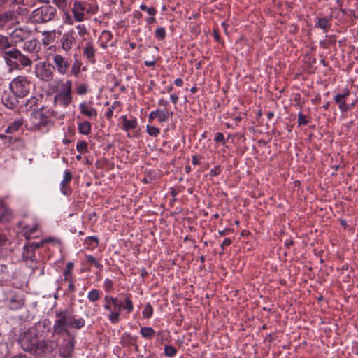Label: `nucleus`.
Wrapping results in <instances>:
<instances>
[{
    "label": "nucleus",
    "instance_id": "obj_9",
    "mask_svg": "<svg viewBox=\"0 0 358 358\" xmlns=\"http://www.w3.org/2000/svg\"><path fill=\"white\" fill-rule=\"evenodd\" d=\"M36 76L41 80L50 81L53 78L54 73L49 64L43 62L36 65Z\"/></svg>",
    "mask_w": 358,
    "mask_h": 358
},
{
    "label": "nucleus",
    "instance_id": "obj_39",
    "mask_svg": "<svg viewBox=\"0 0 358 358\" xmlns=\"http://www.w3.org/2000/svg\"><path fill=\"white\" fill-rule=\"evenodd\" d=\"M109 312L108 320L111 323L117 324L120 320V312L113 309Z\"/></svg>",
    "mask_w": 358,
    "mask_h": 358
},
{
    "label": "nucleus",
    "instance_id": "obj_2",
    "mask_svg": "<svg viewBox=\"0 0 358 358\" xmlns=\"http://www.w3.org/2000/svg\"><path fill=\"white\" fill-rule=\"evenodd\" d=\"M56 320L53 324V332L57 335L69 334V329L74 328L80 329L85 325L83 318H76L73 312L68 308L55 311Z\"/></svg>",
    "mask_w": 358,
    "mask_h": 358
},
{
    "label": "nucleus",
    "instance_id": "obj_7",
    "mask_svg": "<svg viewBox=\"0 0 358 358\" xmlns=\"http://www.w3.org/2000/svg\"><path fill=\"white\" fill-rule=\"evenodd\" d=\"M40 50V43L36 38L25 41L22 46V50L29 54V57H31L32 62L39 59L38 53Z\"/></svg>",
    "mask_w": 358,
    "mask_h": 358
},
{
    "label": "nucleus",
    "instance_id": "obj_45",
    "mask_svg": "<svg viewBox=\"0 0 358 358\" xmlns=\"http://www.w3.org/2000/svg\"><path fill=\"white\" fill-rule=\"evenodd\" d=\"M147 133L151 136H157L159 134V129L154 126L148 125L146 127Z\"/></svg>",
    "mask_w": 358,
    "mask_h": 358
},
{
    "label": "nucleus",
    "instance_id": "obj_27",
    "mask_svg": "<svg viewBox=\"0 0 358 358\" xmlns=\"http://www.w3.org/2000/svg\"><path fill=\"white\" fill-rule=\"evenodd\" d=\"M132 296L131 294H127L124 297V305L122 309L125 310L127 313H130L134 310V305L132 303Z\"/></svg>",
    "mask_w": 358,
    "mask_h": 358
},
{
    "label": "nucleus",
    "instance_id": "obj_34",
    "mask_svg": "<svg viewBox=\"0 0 358 358\" xmlns=\"http://www.w3.org/2000/svg\"><path fill=\"white\" fill-rule=\"evenodd\" d=\"M85 243L87 245L88 247L95 248L99 245V241L96 236H89L85 238Z\"/></svg>",
    "mask_w": 358,
    "mask_h": 358
},
{
    "label": "nucleus",
    "instance_id": "obj_54",
    "mask_svg": "<svg viewBox=\"0 0 358 358\" xmlns=\"http://www.w3.org/2000/svg\"><path fill=\"white\" fill-rule=\"evenodd\" d=\"M74 8L78 11H83L85 10V3L81 1H75L74 2Z\"/></svg>",
    "mask_w": 358,
    "mask_h": 358
},
{
    "label": "nucleus",
    "instance_id": "obj_16",
    "mask_svg": "<svg viewBox=\"0 0 358 358\" xmlns=\"http://www.w3.org/2000/svg\"><path fill=\"white\" fill-rule=\"evenodd\" d=\"M350 95V91L348 89L344 90L342 94H337L334 96V101L338 105L339 109L342 112H347L349 110V106L346 103V98Z\"/></svg>",
    "mask_w": 358,
    "mask_h": 358
},
{
    "label": "nucleus",
    "instance_id": "obj_33",
    "mask_svg": "<svg viewBox=\"0 0 358 358\" xmlns=\"http://www.w3.org/2000/svg\"><path fill=\"white\" fill-rule=\"evenodd\" d=\"M53 241H54L53 238H48L43 239L39 242H29L27 244L29 245V246H31V248H32V249L36 250V249L43 246L45 243H50V242H52Z\"/></svg>",
    "mask_w": 358,
    "mask_h": 358
},
{
    "label": "nucleus",
    "instance_id": "obj_29",
    "mask_svg": "<svg viewBox=\"0 0 358 358\" xmlns=\"http://www.w3.org/2000/svg\"><path fill=\"white\" fill-rule=\"evenodd\" d=\"M13 44L8 40L7 36L0 34V51L2 53L9 48H11Z\"/></svg>",
    "mask_w": 358,
    "mask_h": 358
},
{
    "label": "nucleus",
    "instance_id": "obj_11",
    "mask_svg": "<svg viewBox=\"0 0 358 358\" xmlns=\"http://www.w3.org/2000/svg\"><path fill=\"white\" fill-rule=\"evenodd\" d=\"M52 61L55 64L53 67L57 72L62 75L66 74L70 67V63L67 58L59 54H55L52 57Z\"/></svg>",
    "mask_w": 358,
    "mask_h": 358
},
{
    "label": "nucleus",
    "instance_id": "obj_49",
    "mask_svg": "<svg viewBox=\"0 0 358 358\" xmlns=\"http://www.w3.org/2000/svg\"><path fill=\"white\" fill-rule=\"evenodd\" d=\"M73 17L78 22H82L84 20V13L83 11H78L76 9H73Z\"/></svg>",
    "mask_w": 358,
    "mask_h": 358
},
{
    "label": "nucleus",
    "instance_id": "obj_51",
    "mask_svg": "<svg viewBox=\"0 0 358 358\" xmlns=\"http://www.w3.org/2000/svg\"><path fill=\"white\" fill-rule=\"evenodd\" d=\"M74 264L73 262H68L66 268L64 271L63 275H72V271L73 269Z\"/></svg>",
    "mask_w": 358,
    "mask_h": 358
},
{
    "label": "nucleus",
    "instance_id": "obj_64",
    "mask_svg": "<svg viewBox=\"0 0 358 358\" xmlns=\"http://www.w3.org/2000/svg\"><path fill=\"white\" fill-rule=\"evenodd\" d=\"M170 99L173 103L176 104L178 101V96L176 94H171Z\"/></svg>",
    "mask_w": 358,
    "mask_h": 358
},
{
    "label": "nucleus",
    "instance_id": "obj_28",
    "mask_svg": "<svg viewBox=\"0 0 358 358\" xmlns=\"http://www.w3.org/2000/svg\"><path fill=\"white\" fill-rule=\"evenodd\" d=\"M43 35L44 37L42 39V43L47 46L52 43L55 38V31H44L43 33Z\"/></svg>",
    "mask_w": 358,
    "mask_h": 358
},
{
    "label": "nucleus",
    "instance_id": "obj_24",
    "mask_svg": "<svg viewBox=\"0 0 358 358\" xmlns=\"http://www.w3.org/2000/svg\"><path fill=\"white\" fill-rule=\"evenodd\" d=\"M83 65L82 62L78 59L77 55L74 56V60L71 69V75L78 77Z\"/></svg>",
    "mask_w": 358,
    "mask_h": 358
},
{
    "label": "nucleus",
    "instance_id": "obj_40",
    "mask_svg": "<svg viewBox=\"0 0 358 358\" xmlns=\"http://www.w3.org/2000/svg\"><path fill=\"white\" fill-rule=\"evenodd\" d=\"M76 150L80 153H86L88 152L87 143L85 141H79L76 145Z\"/></svg>",
    "mask_w": 358,
    "mask_h": 358
},
{
    "label": "nucleus",
    "instance_id": "obj_31",
    "mask_svg": "<svg viewBox=\"0 0 358 358\" xmlns=\"http://www.w3.org/2000/svg\"><path fill=\"white\" fill-rule=\"evenodd\" d=\"M22 124L23 121L22 120H16L9 124V126L7 127L6 130V132L13 133L17 131L19 128L22 125Z\"/></svg>",
    "mask_w": 358,
    "mask_h": 358
},
{
    "label": "nucleus",
    "instance_id": "obj_14",
    "mask_svg": "<svg viewBox=\"0 0 358 358\" xmlns=\"http://www.w3.org/2000/svg\"><path fill=\"white\" fill-rule=\"evenodd\" d=\"M75 345L74 338L64 340L59 348V355L64 357L69 358L71 357Z\"/></svg>",
    "mask_w": 358,
    "mask_h": 358
},
{
    "label": "nucleus",
    "instance_id": "obj_20",
    "mask_svg": "<svg viewBox=\"0 0 358 358\" xmlns=\"http://www.w3.org/2000/svg\"><path fill=\"white\" fill-rule=\"evenodd\" d=\"M95 48L92 42H87L83 48V55L91 62L94 63Z\"/></svg>",
    "mask_w": 358,
    "mask_h": 358
},
{
    "label": "nucleus",
    "instance_id": "obj_21",
    "mask_svg": "<svg viewBox=\"0 0 358 358\" xmlns=\"http://www.w3.org/2000/svg\"><path fill=\"white\" fill-rule=\"evenodd\" d=\"M121 120L122 128L125 131L134 129L138 125L136 118L127 119L126 115H123L121 117Z\"/></svg>",
    "mask_w": 358,
    "mask_h": 358
},
{
    "label": "nucleus",
    "instance_id": "obj_4",
    "mask_svg": "<svg viewBox=\"0 0 358 358\" xmlns=\"http://www.w3.org/2000/svg\"><path fill=\"white\" fill-rule=\"evenodd\" d=\"M72 83L67 80L62 85V90H59L54 97V103L62 107L66 108L72 102Z\"/></svg>",
    "mask_w": 358,
    "mask_h": 358
},
{
    "label": "nucleus",
    "instance_id": "obj_12",
    "mask_svg": "<svg viewBox=\"0 0 358 358\" xmlns=\"http://www.w3.org/2000/svg\"><path fill=\"white\" fill-rule=\"evenodd\" d=\"M61 48L68 52L72 47L76 44L75 34L73 30L64 33L59 40Z\"/></svg>",
    "mask_w": 358,
    "mask_h": 358
},
{
    "label": "nucleus",
    "instance_id": "obj_10",
    "mask_svg": "<svg viewBox=\"0 0 358 358\" xmlns=\"http://www.w3.org/2000/svg\"><path fill=\"white\" fill-rule=\"evenodd\" d=\"M20 5L14 6L13 9L6 11L10 17V22L13 24H19L20 22V17L27 16L29 13L28 8Z\"/></svg>",
    "mask_w": 358,
    "mask_h": 358
},
{
    "label": "nucleus",
    "instance_id": "obj_23",
    "mask_svg": "<svg viewBox=\"0 0 358 358\" xmlns=\"http://www.w3.org/2000/svg\"><path fill=\"white\" fill-rule=\"evenodd\" d=\"M315 27L327 32L331 27L330 20L325 17L318 18Z\"/></svg>",
    "mask_w": 358,
    "mask_h": 358
},
{
    "label": "nucleus",
    "instance_id": "obj_61",
    "mask_svg": "<svg viewBox=\"0 0 358 358\" xmlns=\"http://www.w3.org/2000/svg\"><path fill=\"white\" fill-rule=\"evenodd\" d=\"M202 157L201 156L199 157H197L196 155H194L192 157V163L194 164V165H198L200 164V162H199V159H201Z\"/></svg>",
    "mask_w": 358,
    "mask_h": 358
},
{
    "label": "nucleus",
    "instance_id": "obj_30",
    "mask_svg": "<svg viewBox=\"0 0 358 358\" xmlns=\"http://www.w3.org/2000/svg\"><path fill=\"white\" fill-rule=\"evenodd\" d=\"M141 336L147 339H151L155 334V331L152 327H141Z\"/></svg>",
    "mask_w": 358,
    "mask_h": 358
},
{
    "label": "nucleus",
    "instance_id": "obj_63",
    "mask_svg": "<svg viewBox=\"0 0 358 358\" xmlns=\"http://www.w3.org/2000/svg\"><path fill=\"white\" fill-rule=\"evenodd\" d=\"M68 290H69V292H73L75 291V286L73 285L72 280H69Z\"/></svg>",
    "mask_w": 358,
    "mask_h": 358
},
{
    "label": "nucleus",
    "instance_id": "obj_18",
    "mask_svg": "<svg viewBox=\"0 0 358 358\" xmlns=\"http://www.w3.org/2000/svg\"><path fill=\"white\" fill-rule=\"evenodd\" d=\"M12 210L3 201H0V222H7L12 219Z\"/></svg>",
    "mask_w": 358,
    "mask_h": 358
},
{
    "label": "nucleus",
    "instance_id": "obj_36",
    "mask_svg": "<svg viewBox=\"0 0 358 358\" xmlns=\"http://www.w3.org/2000/svg\"><path fill=\"white\" fill-rule=\"evenodd\" d=\"M10 22V19L6 11L0 14V29H3L6 25Z\"/></svg>",
    "mask_w": 358,
    "mask_h": 358
},
{
    "label": "nucleus",
    "instance_id": "obj_17",
    "mask_svg": "<svg viewBox=\"0 0 358 358\" xmlns=\"http://www.w3.org/2000/svg\"><path fill=\"white\" fill-rule=\"evenodd\" d=\"M8 308L15 310L20 309L24 304V300L17 294H13L6 299Z\"/></svg>",
    "mask_w": 358,
    "mask_h": 358
},
{
    "label": "nucleus",
    "instance_id": "obj_13",
    "mask_svg": "<svg viewBox=\"0 0 358 358\" xmlns=\"http://www.w3.org/2000/svg\"><path fill=\"white\" fill-rule=\"evenodd\" d=\"M15 93L10 92H4L1 96V101L8 108L13 109L18 104V98Z\"/></svg>",
    "mask_w": 358,
    "mask_h": 358
},
{
    "label": "nucleus",
    "instance_id": "obj_42",
    "mask_svg": "<svg viewBox=\"0 0 358 358\" xmlns=\"http://www.w3.org/2000/svg\"><path fill=\"white\" fill-rule=\"evenodd\" d=\"M143 316L145 318H150L153 314V308L150 303L145 306L144 309L142 312Z\"/></svg>",
    "mask_w": 358,
    "mask_h": 358
},
{
    "label": "nucleus",
    "instance_id": "obj_3",
    "mask_svg": "<svg viewBox=\"0 0 358 358\" xmlns=\"http://www.w3.org/2000/svg\"><path fill=\"white\" fill-rule=\"evenodd\" d=\"M3 58L11 71L20 70L22 68L30 67L32 65L31 57L15 48L4 51Z\"/></svg>",
    "mask_w": 358,
    "mask_h": 358
},
{
    "label": "nucleus",
    "instance_id": "obj_59",
    "mask_svg": "<svg viewBox=\"0 0 358 358\" xmlns=\"http://www.w3.org/2000/svg\"><path fill=\"white\" fill-rule=\"evenodd\" d=\"M231 240L229 238H226L223 241L222 243L221 244V248L222 249V251H224V248L225 246H228V245H231Z\"/></svg>",
    "mask_w": 358,
    "mask_h": 358
},
{
    "label": "nucleus",
    "instance_id": "obj_15",
    "mask_svg": "<svg viewBox=\"0 0 358 358\" xmlns=\"http://www.w3.org/2000/svg\"><path fill=\"white\" fill-rule=\"evenodd\" d=\"M72 180L71 171L69 169H66L64 172V178L60 182V190L62 193L66 196H69L71 194V189L69 187V183Z\"/></svg>",
    "mask_w": 358,
    "mask_h": 358
},
{
    "label": "nucleus",
    "instance_id": "obj_43",
    "mask_svg": "<svg viewBox=\"0 0 358 358\" xmlns=\"http://www.w3.org/2000/svg\"><path fill=\"white\" fill-rule=\"evenodd\" d=\"M154 34L157 39L164 40L166 37V30L164 27H158Z\"/></svg>",
    "mask_w": 358,
    "mask_h": 358
},
{
    "label": "nucleus",
    "instance_id": "obj_5",
    "mask_svg": "<svg viewBox=\"0 0 358 358\" xmlns=\"http://www.w3.org/2000/svg\"><path fill=\"white\" fill-rule=\"evenodd\" d=\"M10 90L19 97H24L30 90V83L25 76H19L10 83Z\"/></svg>",
    "mask_w": 358,
    "mask_h": 358
},
{
    "label": "nucleus",
    "instance_id": "obj_53",
    "mask_svg": "<svg viewBox=\"0 0 358 358\" xmlns=\"http://www.w3.org/2000/svg\"><path fill=\"white\" fill-rule=\"evenodd\" d=\"M215 141L217 143H222L223 145H224V135L221 132H217L215 134Z\"/></svg>",
    "mask_w": 358,
    "mask_h": 358
},
{
    "label": "nucleus",
    "instance_id": "obj_58",
    "mask_svg": "<svg viewBox=\"0 0 358 358\" xmlns=\"http://www.w3.org/2000/svg\"><path fill=\"white\" fill-rule=\"evenodd\" d=\"M220 173V166H216L214 169H211L210 171V176H215Z\"/></svg>",
    "mask_w": 358,
    "mask_h": 358
},
{
    "label": "nucleus",
    "instance_id": "obj_62",
    "mask_svg": "<svg viewBox=\"0 0 358 358\" xmlns=\"http://www.w3.org/2000/svg\"><path fill=\"white\" fill-rule=\"evenodd\" d=\"M113 115V109L112 108H109L108 111L106 113V117L108 120H110Z\"/></svg>",
    "mask_w": 358,
    "mask_h": 358
},
{
    "label": "nucleus",
    "instance_id": "obj_19",
    "mask_svg": "<svg viewBox=\"0 0 358 358\" xmlns=\"http://www.w3.org/2000/svg\"><path fill=\"white\" fill-rule=\"evenodd\" d=\"M79 108L80 113L86 117H96L97 115L96 110L94 108L90 106L86 102H82L80 103Z\"/></svg>",
    "mask_w": 358,
    "mask_h": 358
},
{
    "label": "nucleus",
    "instance_id": "obj_22",
    "mask_svg": "<svg viewBox=\"0 0 358 358\" xmlns=\"http://www.w3.org/2000/svg\"><path fill=\"white\" fill-rule=\"evenodd\" d=\"M22 258L24 261L31 260V262H36L35 256V250L26 244L23 248Z\"/></svg>",
    "mask_w": 358,
    "mask_h": 358
},
{
    "label": "nucleus",
    "instance_id": "obj_44",
    "mask_svg": "<svg viewBox=\"0 0 358 358\" xmlns=\"http://www.w3.org/2000/svg\"><path fill=\"white\" fill-rule=\"evenodd\" d=\"M85 257H86V259L88 262L93 264L97 268H99V269L102 268V267H103L102 264L99 262H98L96 259V258L94 257L92 255H86Z\"/></svg>",
    "mask_w": 358,
    "mask_h": 358
},
{
    "label": "nucleus",
    "instance_id": "obj_6",
    "mask_svg": "<svg viewBox=\"0 0 358 358\" xmlns=\"http://www.w3.org/2000/svg\"><path fill=\"white\" fill-rule=\"evenodd\" d=\"M55 14V7L45 5L34 10L32 13V18L35 22L45 23L52 20Z\"/></svg>",
    "mask_w": 358,
    "mask_h": 358
},
{
    "label": "nucleus",
    "instance_id": "obj_41",
    "mask_svg": "<svg viewBox=\"0 0 358 358\" xmlns=\"http://www.w3.org/2000/svg\"><path fill=\"white\" fill-rule=\"evenodd\" d=\"M88 299L92 302H95L100 298V293L98 289L91 290L87 295Z\"/></svg>",
    "mask_w": 358,
    "mask_h": 358
},
{
    "label": "nucleus",
    "instance_id": "obj_32",
    "mask_svg": "<svg viewBox=\"0 0 358 358\" xmlns=\"http://www.w3.org/2000/svg\"><path fill=\"white\" fill-rule=\"evenodd\" d=\"M157 118L160 122H165L168 120L169 117L173 115V112L169 113L167 111L157 110Z\"/></svg>",
    "mask_w": 358,
    "mask_h": 358
},
{
    "label": "nucleus",
    "instance_id": "obj_26",
    "mask_svg": "<svg viewBox=\"0 0 358 358\" xmlns=\"http://www.w3.org/2000/svg\"><path fill=\"white\" fill-rule=\"evenodd\" d=\"M38 229V225L37 224H34L33 226H26L24 228V236L27 239H30L34 238L33 236L35 232L37 231Z\"/></svg>",
    "mask_w": 358,
    "mask_h": 358
},
{
    "label": "nucleus",
    "instance_id": "obj_50",
    "mask_svg": "<svg viewBox=\"0 0 358 358\" xmlns=\"http://www.w3.org/2000/svg\"><path fill=\"white\" fill-rule=\"evenodd\" d=\"M140 8L142 10L146 11L149 15L155 16L157 13V10L155 8H148L145 4H141Z\"/></svg>",
    "mask_w": 358,
    "mask_h": 358
},
{
    "label": "nucleus",
    "instance_id": "obj_48",
    "mask_svg": "<svg viewBox=\"0 0 358 358\" xmlns=\"http://www.w3.org/2000/svg\"><path fill=\"white\" fill-rule=\"evenodd\" d=\"M113 296H109V295H106L104 297L103 301H104L105 303L103 305V308H104L105 310H106L108 311H111V310L113 309L112 306H111V304H112L111 301L109 299H113Z\"/></svg>",
    "mask_w": 358,
    "mask_h": 358
},
{
    "label": "nucleus",
    "instance_id": "obj_8",
    "mask_svg": "<svg viewBox=\"0 0 358 358\" xmlns=\"http://www.w3.org/2000/svg\"><path fill=\"white\" fill-rule=\"evenodd\" d=\"M31 35V31L26 28H16L12 32L10 33L11 38V43L13 45L19 43H22L27 40Z\"/></svg>",
    "mask_w": 358,
    "mask_h": 358
},
{
    "label": "nucleus",
    "instance_id": "obj_56",
    "mask_svg": "<svg viewBox=\"0 0 358 358\" xmlns=\"http://www.w3.org/2000/svg\"><path fill=\"white\" fill-rule=\"evenodd\" d=\"M38 99L36 97H31L28 99L26 103V106L31 108L37 104Z\"/></svg>",
    "mask_w": 358,
    "mask_h": 358
},
{
    "label": "nucleus",
    "instance_id": "obj_37",
    "mask_svg": "<svg viewBox=\"0 0 358 358\" xmlns=\"http://www.w3.org/2000/svg\"><path fill=\"white\" fill-rule=\"evenodd\" d=\"M177 354V349L172 345L164 346V355L167 357H173Z\"/></svg>",
    "mask_w": 358,
    "mask_h": 358
},
{
    "label": "nucleus",
    "instance_id": "obj_47",
    "mask_svg": "<svg viewBox=\"0 0 358 358\" xmlns=\"http://www.w3.org/2000/svg\"><path fill=\"white\" fill-rule=\"evenodd\" d=\"M103 287L106 292H110L113 290V282L112 280L107 278L104 281Z\"/></svg>",
    "mask_w": 358,
    "mask_h": 358
},
{
    "label": "nucleus",
    "instance_id": "obj_52",
    "mask_svg": "<svg viewBox=\"0 0 358 358\" xmlns=\"http://www.w3.org/2000/svg\"><path fill=\"white\" fill-rule=\"evenodd\" d=\"M308 123V121L306 120V117L305 115L302 113H299L298 115V124L299 126L306 125Z\"/></svg>",
    "mask_w": 358,
    "mask_h": 358
},
{
    "label": "nucleus",
    "instance_id": "obj_1",
    "mask_svg": "<svg viewBox=\"0 0 358 358\" xmlns=\"http://www.w3.org/2000/svg\"><path fill=\"white\" fill-rule=\"evenodd\" d=\"M48 327L45 322H38L34 327L24 331L19 338L21 348L36 357L49 356L58 346L54 340L41 339Z\"/></svg>",
    "mask_w": 358,
    "mask_h": 358
},
{
    "label": "nucleus",
    "instance_id": "obj_55",
    "mask_svg": "<svg viewBox=\"0 0 358 358\" xmlns=\"http://www.w3.org/2000/svg\"><path fill=\"white\" fill-rule=\"evenodd\" d=\"M76 29H78V34L80 36H84L85 34H86L87 33V28L85 27V26L84 24H79V25L76 26Z\"/></svg>",
    "mask_w": 358,
    "mask_h": 358
},
{
    "label": "nucleus",
    "instance_id": "obj_35",
    "mask_svg": "<svg viewBox=\"0 0 358 358\" xmlns=\"http://www.w3.org/2000/svg\"><path fill=\"white\" fill-rule=\"evenodd\" d=\"M9 278V270L6 265L0 264V281H4Z\"/></svg>",
    "mask_w": 358,
    "mask_h": 358
},
{
    "label": "nucleus",
    "instance_id": "obj_25",
    "mask_svg": "<svg viewBox=\"0 0 358 358\" xmlns=\"http://www.w3.org/2000/svg\"><path fill=\"white\" fill-rule=\"evenodd\" d=\"M78 130L80 134L88 135L91 132V124L88 121H84L78 124Z\"/></svg>",
    "mask_w": 358,
    "mask_h": 358
},
{
    "label": "nucleus",
    "instance_id": "obj_38",
    "mask_svg": "<svg viewBox=\"0 0 358 358\" xmlns=\"http://www.w3.org/2000/svg\"><path fill=\"white\" fill-rule=\"evenodd\" d=\"M108 299L111 301L113 310L120 312L123 307L122 302L120 301L117 297H113V299Z\"/></svg>",
    "mask_w": 358,
    "mask_h": 358
},
{
    "label": "nucleus",
    "instance_id": "obj_46",
    "mask_svg": "<svg viewBox=\"0 0 358 358\" xmlns=\"http://www.w3.org/2000/svg\"><path fill=\"white\" fill-rule=\"evenodd\" d=\"M76 92L79 95H84L87 93L88 89L86 84H80L76 87Z\"/></svg>",
    "mask_w": 358,
    "mask_h": 358
},
{
    "label": "nucleus",
    "instance_id": "obj_60",
    "mask_svg": "<svg viewBox=\"0 0 358 358\" xmlns=\"http://www.w3.org/2000/svg\"><path fill=\"white\" fill-rule=\"evenodd\" d=\"M8 241L5 235L0 234V246L6 245Z\"/></svg>",
    "mask_w": 358,
    "mask_h": 358
},
{
    "label": "nucleus",
    "instance_id": "obj_57",
    "mask_svg": "<svg viewBox=\"0 0 358 358\" xmlns=\"http://www.w3.org/2000/svg\"><path fill=\"white\" fill-rule=\"evenodd\" d=\"M57 6L62 9H64L67 6V0H55Z\"/></svg>",
    "mask_w": 358,
    "mask_h": 358
}]
</instances>
